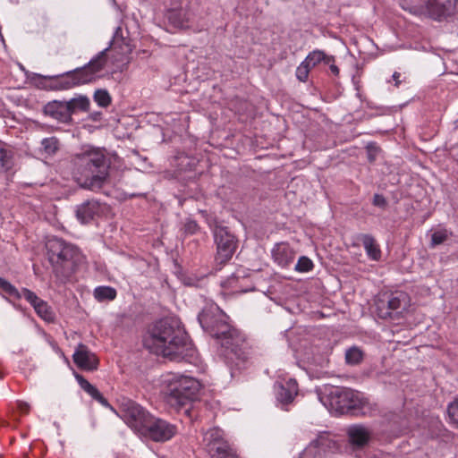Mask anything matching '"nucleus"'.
<instances>
[{
  "instance_id": "29",
  "label": "nucleus",
  "mask_w": 458,
  "mask_h": 458,
  "mask_svg": "<svg viewBox=\"0 0 458 458\" xmlns=\"http://www.w3.org/2000/svg\"><path fill=\"white\" fill-rule=\"evenodd\" d=\"M0 293L13 297L15 300H21L20 291L8 280L0 276Z\"/></svg>"
},
{
  "instance_id": "41",
  "label": "nucleus",
  "mask_w": 458,
  "mask_h": 458,
  "mask_svg": "<svg viewBox=\"0 0 458 458\" xmlns=\"http://www.w3.org/2000/svg\"><path fill=\"white\" fill-rule=\"evenodd\" d=\"M200 230L199 225L195 220L188 218L183 225V231L186 234H195Z\"/></svg>"
},
{
  "instance_id": "7",
  "label": "nucleus",
  "mask_w": 458,
  "mask_h": 458,
  "mask_svg": "<svg viewBox=\"0 0 458 458\" xmlns=\"http://www.w3.org/2000/svg\"><path fill=\"white\" fill-rule=\"evenodd\" d=\"M410 301L405 292L386 293L376 302L377 315L383 319H398L410 306Z\"/></svg>"
},
{
  "instance_id": "28",
  "label": "nucleus",
  "mask_w": 458,
  "mask_h": 458,
  "mask_svg": "<svg viewBox=\"0 0 458 458\" xmlns=\"http://www.w3.org/2000/svg\"><path fill=\"white\" fill-rule=\"evenodd\" d=\"M33 309L35 312L45 321L53 322L55 320V313L51 307L42 299L35 307H33Z\"/></svg>"
},
{
  "instance_id": "26",
  "label": "nucleus",
  "mask_w": 458,
  "mask_h": 458,
  "mask_svg": "<svg viewBox=\"0 0 458 458\" xmlns=\"http://www.w3.org/2000/svg\"><path fill=\"white\" fill-rule=\"evenodd\" d=\"M167 19L175 28H182L188 21L187 13L182 8H174L168 11Z\"/></svg>"
},
{
  "instance_id": "21",
  "label": "nucleus",
  "mask_w": 458,
  "mask_h": 458,
  "mask_svg": "<svg viewBox=\"0 0 458 458\" xmlns=\"http://www.w3.org/2000/svg\"><path fill=\"white\" fill-rule=\"evenodd\" d=\"M75 377L80 386L94 400L98 401L105 407H110L108 401L103 396V394L95 386L91 385L83 376L80 374H76Z\"/></svg>"
},
{
  "instance_id": "20",
  "label": "nucleus",
  "mask_w": 458,
  "mask_h": 458,
  "mask_svg": "<svg viewBox=\"0 0 458 458\" xmlns=\"http://www.w3.org/2000/svg\"><path fill=\"white\" fill-rule=\"evenodd\" d=\"M98 210L99 203L97 200H87L77 207L76 217L82 224H87L94 218Z\"/></svg>"
},
{
  "instance_id": "9",
  "label": "nucleus",
  "mask_w": 458,
  "mask_h": 458,
  "mask_svg": "<svg viewBox=\"0 0 458 458\" xmlns=\"http://www.w3.org/2000/svg\"><path fill=\"white\" fill-rule=\"evenodd\" d=\"M205 450L210 458H240L233 447L225 438L220 428H214L204 435Z\"/></svg>"
},
{
  "instance_id": "15",
  "label": "nucleus",
  "mask_w": 458,
  "mask_h": 458,
  "mask_svg": "<svg viewBox=\"0 0 458 458\" xmlns=\"http://www.w3.org/2000/svg\"><path fill=\"white\" fill-rule=\"evenodd\" d=\"M72 359L74 363L81 369L92 371L98 369V359L96 354L89 351L87 345L78 344Z\"/></svg>"
},
{
  "instance_id": "8",
  "label": "nucleus",
  "mask_w": 458,
  "mask_h": 458,
  "mask_svg": "<svg viewBox=\"0 0 458 458\" xmlns=\"http://www.w3.org/2000/svg\"><path fill=\"white\" fill-rule=\"evenodd\" d=\"M213 234L216 247L215 255L216 266H224L235 253L238 247V240L226 226H216Z\"/></svg>"
},
{
  "instance_id": "22",
  "label": "nucleus",
  "mask_w": 458,
  "mask_h": 458,
  "mask_svg": "<svg viewBox=\"0 0 458 458\" xmlns=\"http://www.w3.org/2000/svg\"><path fill=\"white\" fill-rule=\"evenodd\" d=\"M70 116L77 112H87L90 106L89 98L84 95H79L76 98L65 101Z\"/></svg>"
},
{
  "instance_id": "17",
  "label": "nucleus",
  "mask_w": 458,
  "mask_h": 458,
  "mask_svg": "<svg viewBox=\"0 0 458 458\" xmlns=\"http://www.w3.org/2000/svg\"><path fill=\"white\" fill-rule=\"evenodd\" d=\"M46 115L63 123H69L72 121L70 116L65 101L53 100L47 103L43 107Z\"/></svg>"
},
{
  "instance_id": "35",
  "label": "nucleus",
  "mask_w": 458,
  "mask_h": 458,
  "mask_svg": "<svg viewBox=\"0 0 458 458\" xmlns=\"http://www.w3.org/2000/svg\"><path fill=\"white\" fill-rule=\"evenodd\" d=\"M451 234L452 233L450 232H448L446 229H440V230L434 232L431 234L430 246L435 247L437 245L444 243L446 240L449 239Z\"/></svg>"
},
{
  "instance_id": "1",
  "label": "nucleus",
  "mask_w": 458,
  "mask_h": 458,
  "mask_svg": "<svg viewBox=\"0 0 458 458\" xmlns=\"http://www.w3.org/2000/svg\"><path fill=\"white\" fill-rule=\"evenodd\" d=\"M144 345L151 352L177 362H191L196 352L182 322L174 317L156 321L148 329Z\"/></svg>"
},
{
  "instance_id": "36",
  "label": "nucleus",
  "mask_w": 458,
  "mask_h": 458,
  "mask_svg": "<svg viewBox=\"0 0 458 458\" xmlns=\"http://www.w3.org/2000/svg\"><path fill=\"white\" fill-rule=\"evenodd\" d=\"M314 264L312 260L307 256H301L299 258L294 269L299 273L310 272L313 269Z\"/></svg>"
},
{
  "instance_id": "37",
  "label": "nucleus",
  "mask_w": 458,
  "mask_h": 458,
  "mask_svg": "<svg viewBox=\"0 0 458 458\" xmlns=\"http://www.w3.org/2000/svg\"><path fill=\"white\" fill-rule=\"evenodd\" d=\"M49 76L41 74H34L31 79L32 83L39 89L50 90L49 89Z\"/></svg>"
},
{
  "instance_id": "43",
  "label": "nucleus",
  "mask_w": 458,
  "mask_h": 458,
  "mask_svg": "<svg viewBox=\"0 0 458 458\" xmlns=\"http://www.w3.org/2000/svg\"><path fill=\"white\" fill-rule=\"evenodd\" d=\"M372 204L376 207L386 208L387 206V201L382 194L376 193L373 196Z\"/></svg>"
},
{
  "instance_id": "2",
  "label": "nucleus",
  "mask_w": 458,
  "mask_h": 458,
  "mask_svg": "<svg viewBox=\"0 0 458 458\" xmlns=\"http://www.w3.org/2000/svg\"><path fill=\"white\" fill-rule=\"evenodd\" d=\"M198 321L202 329L224 349L228 360H236V365L240 366L250 359L251 349L244 335L229 324L228 317L219 307L205 308L198 315Z\"/></svg>"
},
{
  "instance_id": "3",
  "label": "nucleus",
  "mask_w": 458,
  "mask_h": 458,
  "mask_svg": "<svg viewBox=\"0 0 458 458\" xmlns=\"http://www.w3.org/2000/svg\"><path fill=\"white\" fill-rule=\"evenodd\" d=\"M71 165L72 178L82 189L97 191L109 182L111 159L105 148H89L76 154Z\"/></svg>"
},
{
  "instance_id": "4",
  "label": "nucleus",
  "mask_w": 458,
  "mask_h": 458,
  "mask_svg": "<svg viewBox=\"0 0 458 458\" xmlns=\"http://www.w3.org/2000/svg\"><path fill=\"white\" fill-rule=\"evenodd\" d=\"M48 260L58 280L64 283L75 273L83 256L73 244L61 238L53 237L46 243Z\"/></svg>"
},
{
  "instance_id": "40",
  "label": "nucleus",
  "mask_w": 458,
  "mask_h": 458,
  "mask_svg": "<svg viewBox=\"0 0 458 458\" xmlns=\"http://www.w3.org/2000/svg\"><path fill=\"white\" fill-rule=\"evenodd\" d=\"M20 294H21V298L23 297L32 307H35L41 300L34 292L28 288H21Z\"/></svg>"
},
{
  "instance_id": "18",
  "label": "nucleus",
  "mask_w": 458,
  "mask_h": 458,
  "mask_svg": "<svg viewBox=\"0 0 458 458\" xmlns=\"http://www.w3.org/2000/svg\"><path fill=\"white\" fill-rule=\"evenodd\" d=\"M272 258L278 266L287 267L293 262L295 251L289 243L279 242L272 250Z\"/></svg>"
},
{
  "instance_id": "42",
  "label": "nucleus",
  "mask_w": 458,
  "mask_h": 458,
  "mask_svg": "<svg viewBox=\"0 0 458 458\" xmlns=\"http://www.w3.org/2000/svg\"><path fill=\"white\" fill-rule=\"evenodd\" d=\"M447 412L451 420L458 424V397L447 407Z\"/></svg>"
},
{
  "instance_id": "16",
  "label": "nucleus",
  "mask_w": 458,
  "mask_h": 458,
  "mask_svg": "<svg viewBox=\"0 0 458 458\" xmlns=\"http://www.w3.org/2000/svg\"><path fill=\"white\" fill-rule=\"evenodd\" d=\"M50 90H66L82 85L75 70L62 74L49 76Z\"/></svg>"
},
{
  "instance_id": "12",
  "label": "nucleus",
  "mask_w": 458,
  "mask_h": 458,
  "mask_svg": "<svg viewBox=\"0 0 458 458\" xmlns=\"http://www.w3.org/2000/svg\"><path fill=\"white\" fill-rule=\"evenodd\" d=\"M177 432L175 425L165 420L152 416L143 436L155 442L170 440Z\"/></svg>"
},
{
  "instance_id": "48",
  "label": "nucleus",
  "mask_w": 458,
  "mask_h": 458,
  "mask_svg": "<svg viewBox=\"0 0 458 458\" xmlns=\"http://www.w3.org/2000/svg\"><path fill=\"white\" fill-rule=\"evenodd\" d=\"M101 112H96V113H93L90 114V117L93 121L97 122V121H99L100 118H101Z\"/></svg>"
},
{
  "instance_id": "10",
  "label": "nucleus",
  "mask_w": 458,
  "mask_h": 458,
  "mask_svg": "<svg viewBox=\"0 0 458 458\" xmlns=\"http://www.w3.org/2000/svg\"><path fill=\"white\" fill-rule=\"evenodd\" d=\"M121 417L135 432L144 434L152 415L140 404L129 400L122 404Z\"/></svg>"
},
{
  "instance_id": "14",
  "label": "nucleus",
  "mask_w": 458,
  "mask_h": 458,
  "mask_svg": "<svg viewBox=\"0 0 458 458\" xmlns=\"http://www.w3.org/2000/svg\"><path fill=\"white\" fill-rule=\"evenodd\" d=\"M348 442L352 450H362L372 439V432L363 425H352L347 428Z\"/></svg>"
},
{
  "instance_id": "45",
  "label": "nucleus",
  "mask_w": 458,
  "mask_h": 458,
  "mask_svg": "<svg viewBox=\"0 0 458 458\" xmlns=\"http://www.w3.org/2000/svg\"><path fill=\"white\" fill-rule=\"evenodd\" d=\"M335 59L334 58V60L332 62H330L329 64H326L329 66V69H330L331 72L335 76H338L339 73H340V70H339L338 66H336L335 64Z\"/></svg>"
},
{
  "instance_id": "27",
  "label": "nucleus",
  "mask_w": 458,
  "mask_h": 458,
  "mask_svg": "<svg viewBox=\"0 0 458 458\" xmlns=\"http://www.w3.org/2000/svg\"><path fill=\"white\" fill-rule=\"evenodd\" d=\"M313 441L325 454L327 452H335L339 448L336 441L332 439L329 435L326 433L318 435V437Z\"/></svg>"
},
{
  "instance_id": "5",
  "label": "nucleus",
  "mask_w": 458,
  "mask_h": 458,
  "mask_svg": "<svg viewBox=\"0 0 458 458\" xmlns=\"http://www.w3.org/2000/svg\"><path fill=\"white\" fill-rule=\"evenodd\" d=\"M199 390L200 384L197 379L182 375L173 376L167 380L165 400L171 407L184 409L188 414L191 403L198 399Z\"/></svg>"
},
{
  "instance_id": "24",
  "label": "nucleus",
  "mask_w": 458,
  "mask_h": 458,
  "mask_svg": "<svg viewBox=\"0 0 458 458\" xmlns=\"http://www.w3.org/2000/svg\"><path fill=\"white\" fill-rule=\"evenodd\" d=\"M13 151L7 148L6 143L0 140V172H7L13 167Z\"/></svg>"
},
{
  "instance_id": "39",
  "label": "nucleus",
  "mask_w": 458,
  "mask_h": 458,
  "mask_svg": "<svg viewBox=\"0 0 458 458\" xmlns=\"http://www.w3.org/2000/svg\"><path fill=\"white\" fill-rule=\"evenodd\" d=\"M365 148L369 162L373 163L377 159V155L380 153L381 148L375 142H369Z\"/></svg>"
},
{
  "instance_id": "11",
  "label": "nucleus",
  "mask_w": 458,
  "mask_h": 458,
  "mask_svg": "<svg viewBox=\"0 0 458 458\" xmlns=\"http://www.w3.org/2000/svg\"><path fill=\"white\" fill-rule=\"evenodd\" d=\"M111 45L112 42L107 47L100 51L85 65L74 69L82 84L91 83L98 78L97 73L101 72L107 64V52L110 49Z\"/></svg>"
},
{
  "instance_id": "50",
  "label": "nucleus",
  "mask_w": 458,
  "mask_h": 458,
  "mask_svg": "<svg viewBox=\"0 0 458 458\" xmlns=\"http://www.w3.org/2000/svg\"><path fill=\"white\" fill-rule=\"evenodd\" d=\"M120 31H121V28L120 27L116 28L115 34H118V32H120Z\"/></svg>"
},
{
  "instance_id": "25",
  "label": "nucleus",
  "mask_w": 458,
  "mask_h": 458,
  "mask_svg": "<svg viewBox=\"0 0 458 458\" xmlns=\"http://www.w3.org/2000/svg\"><path fill=\"white\" fill-rule=\"evenodd\" d=\"M334 60V55H328L322 50H314L305 58V62L310 66L315 67L320 63L329 64Z\"/></svg>"
},
{
  "instance_id": "33",
  "label": "nucleus",
  "mask_w": 458,
  "mask_h": 458,
  "mask_svg": "<svg viewBox=\"0 0 458 458\" xmlns=\"http://www.w3.org/2000/svg\"><path fill=\"white\" fill-rule=\"evenodd\" d=\"M94 101L101 107H107L112 101V98L106 89H99L94 92Z\"/></svg>"
},
{
  "instance_id": "44",
  "label": "nucleus",
  "mask_w": 458,
  "mask_h": 458,
  "mask_svg": "<svg viewBox=\"0 0 458 458\" xmlns=\"http://www.w3.org/2000/svg\"><path fill=\"white\" fill-rule=\"evenodd\" d=\"M402 7H403V9L408 10L410 13H415V14L421 13L422 9L424 8L423 6L411 5L409 4H403Z\"/></svg>"
},
{
  "instance_id": "19",
  "label": "nucleus",
  "mask_w": 458,
  "mask_h": 458,
  "mask_svg": "<svg viewBox=\"0 0 458 458\" xmlns=\"http://www.w3.org/2000/svg\"><path fill=\"white\" fill-rule=\"evenodd\" d=\"M298 394V384L294 379H289L284 384L276 385V400L282 407L291 403Z\"/></svg>"
},
{
  "instance_id": "6",
  "label": "nucleus",
  "mask_w": 458,
  "mask_h": 458,
  "mask_svg": "<svg viewBox=\"0 0 458 458\" xmlns=\"http://www.w3.org/2000/svg\"><path fill=\"white\" fill-rule=\"evenodd\" d=\"M325 394L330 407L341 414L358 416L363 413L365 402L358 392L344 386H327Z\"/></svg>"
},
{
  "instance_id": "13",
  "label": "nucleus",
  "mask_w": 458,
  "mask_h": 458,
  "mask_svg": "<svg viewBox=\"0 0 458 458\" xmlns=\"http://www.w3.org/2000/svg\"><path fill=\"white\" fill-rule=\"evenodd\" d=\"M425 9L429 17L441 21L458 13V0H428Z\"/></svg>"
},
{
  "instance_id": "30",
  "label": "nucleus",
  "mask_w": 458,
  "mask_h": 458,
  "mask_svg": "<svg viewBox=\"0 0 458 458\" xmlns=\"http://www.w3.org/2000/svg\"><path fill=\"white\" fill-rule=\"evenodd\" d=\"M94 296L98 301H112L116 297V290L110 286H98L94 291Z\"/></svg>"
},
{
  "instance_id": "31",
  "label": "nucleus",
  "mask_w": 458,
  "mask_h": 458,
  "mask_svg": "<svg viewBox=\"0 0 458 458\" xmlns=\"http://www.w3.org/2000/svg\"><path fill=\"white\" fill-rule=\"evenodd\" d=\"M41 146L46 154L53 156L58 151L60 143L56 137H49L42 140Z\"/></svg>"
},
{
  "instance_id": "49",
  "label": "nucleus",
  "mask_w": 458,
  "mask_h": 458,
  "mask_svg": "<svg viewBox=\"0 0 458 458\" xmlns=\"http://www.w3.org/2000/svg\"><path fill=\"white\" fill-rule=\"evenodd\" d=\"M234 278H236V276L234 275H233V277L228 279V284L232 285L233 284V280Z\"/></svg>"
},
{
  "instance_id": "34",
  "label": "nucleus",
  "mask_w": 458,
  "mask_h": 458,
  "mask_svg": "<svg viewBox=\"0 0 458 458\" xmlns=\"http://www.w3.org/2000/svg\"><path fill=\"white\" fill-rule=\"evenodd\" d=\"M324 455L322 450L312 441L301 454V458H323Z\"/></svg>"
},
{
  "instance_id": "23",
  "label": "nucleus",
  "mask_w": 458,
  "mask_h": 458,
  "mask_svg": "<svg viewBox=\"0 0 458 458\" xmlns=\"http://www.w3.org/2000/svg\"><path fill=\"white\" fill-rule=\"evenodd\" d=\"M361 242L367 255L373 260H378L381 257V251L375 239L369 234H363Z\"/></svg>"
},
{
  "instance_id": "47",
  "label": "nucleus",
  "mask_w": 458,
  "mask_h": 458,
  "mask_svg": "<svg viewBox=\"0 0 458 458\" xmlns=\"http://www.w3.org/2000/svg\"><path fill=\"white\" fill-rule=\"evenodd\" d=\"M401 74L397 72H394L393 74V80L394 81V85L396 87H399L401 81H400Z\"/></svg>"
},
{
  "instance_id": "38",
  "label": "nucleus",
  "mask_w": 458,
  "mask_h": 458,
  "mask_svg": "<svg viewBox=\"0 0 458 458\" xmlns=\"http://www.w3.org/2000/svg\"><path fill=\"white\" fill-rule=\"evenodd\" d=\"M310 68L305 61L301 62L296 69L297 79L301 82L307 81Z\"/></svg>"
},
{
  "instance_id": "32",
  "label": "nucleus",
  "mask_w": 458,
  "mask_h": 458,
  "mask_svg": "<svg viewBox=\"0 0 458 458\" xmlns=\"http://www.w3.org/2000/svg\"><path fill=\"white\" fill-rule=\"evenodd\" d=\"M363 360V352L358 347H351L345 352V361L349 365H357Z\"/></svg>"
},
{
  "instance_id": "46",
  "label": "nucleus",
  "mask_w": 458,
  "mask_h": 458,
  "mask_svg": "<svg viewBox=\"0 0 458 458\" xmlns=\"http://www.w3.org/2000/svg\"><path fill=\"white\" fill-rule=\"evenodd\" d=\"M19 409L21 410V411L28 413L30 410V405L27 403L21 402L19 403Z\"/></svg>"
}]
</instances>
